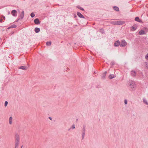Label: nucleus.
Returning a JSON list of instances; mask_svg holds the SVG:
<instances>
[{
  "label": "nucleus",
  "instance_id": "nucleus-1",
  "mask_svg": "<svg viewBox=\"0 0 148 148\" xmlns=\"http://www.w3.org/2000/svg\"><path fill=\"white\" fill-rule=\"evenodd\" d=\"M20 137L18 134H16L15 136V145H18L19 143Z\"/></svg>",
  "mask_w": 148,
  "mask_h": 148
},
{
  "label": "nucleus",
  "instance_id": "nucleus-2",
  "mask_svg": "<svg viewBox=\"0 0 148 148\" xmlns=\"http://www.w3.org/2000/svg\"><path fill=\"white\" fill-rule=\"evenodd\" d=\"M145 30H141L139 32V34L140 35H143V34H146V33L147 32V29L146 27H144L143 28Z\"/></svg>",
  "mask_w": 148,
  "mask_h": 148
},
{
  "label": "nucleus",
  "instance_id": "nucleus-3",
  "mask_svg": "<svg viewBox=\"0 0 148 148\" xmlns=\"http://www.w3.org/2000/svg\"><path fill=\"white\" fill-rule=\"evenodd\" d=\"M127 43L125 40H122L121 41V43L120 46L121 47H124L127 45Z\"/></svg>",
  "mask_w": 148,
  "mask_h": 148
},
{
  "label": "nucleus",
  "instance_id": "nucleus-4",
  "mask_svg": "<svg viewBox=\"0 0 148 148\" xmlns=\"http://www.w3.org/2000/svg\"><path fill=\"white\" fill-rule=\"evenodd\" d=\"M129 84L132 88H134L135 87V82L134 81H131L129 82Z\"/></svg>",
  "mask_w": 148,
  "mask_h": 148
},
{
  "label": "nucleus",
  "instance_id": "nucleus-5",
  "mask_svg": "<svg viewBox=\"0 0 148 148\" xmlns=\"http://www.w3.org/2000/svg\"><path fill=\"white\" fill-rule=\"evenodd\" d=\"M11 14L13 16H16L17 15L16 11L15 10H12L11 12Z\"/></svg>",
  "mask_w": 148,
  "mask_h": 148
},
{
  "label": "nucleus",
  "instance_id": "nucleus-6",
  "mask_svg": "<svg viewBox=\"0 0 148 148\" xmlns=\"http://www.w3.org/2000/svg\"><path fill=\"white\" fill-rule=\"evenodd\" d=\"M34 23L36 24H39L40 23L39 19L38 18H36L34 20Z\"/></svg>",
  "mask_w": 148,
  "mask_h": 148
},
{
  "label": "nucleus",
  "instance_id": "nucleus-7",
  "mask_svg": "<svg viewBox=\"0 0 148 148\" xmlns=\"http://www.w3.org/2000/svg\"><path fill=\"white\" fill-rule=\"evenodd\" d=\"M120 43L119 40H117L115 42L114 44V45L115 47H118L120 45Z\"/></svg>",
  "mask_w": 148,
  "mask_h": 148
},
{
  "label": "nucleus",
  "instance_id": "nucleus-8",
  "mask_svg": "<svg viewBox=\"0 0 148 148\" xmlns=\"http://www.w3.org/2000/svg\"><path fill=\"white\" fill-rule=\"evenodd\" d=\"M116 24L117 25H123L125 23V22L123 21H116Z\"/></svg>",
  "mask_w": 148,
  "mask_h": 148
},
{
  "label": "nucleus",
  "instance_id": "nucleus-9",
  "mask_svg": "<svg viewBox=\"0 0 148 148\" xmlns=\"http://www.w3.org/2000/svg\"><path fill=\"white\" fill-rule=\"evenodd\" d=\"M77 15L80 18H84V16L80 12H77Z\"/></svg>",
  "mask_w": 148,
  "mask_h": 148
},
{
  "label": "nucleus",
  "instance_id": "nucleus-10",
  "mask_svg": "<svg viewBox=\"0 0 148 148\" xmlns=\"http://www.w3.org/2000/svg\"><path fill=\"white\" fill-rule=\"evenodd\" d=\"M24 16V12L23 11L20 14V19H22L23 18Z\"/></svg>",
  "mask_w": 148,
  "mask_h": 148
},
{
  "label": "nucleus",
  "instance_id": "nucleus-11",
  "mask_svg": "<svg viewBox=\"0 0 148 148\" xmlns=\"http://www.w3.org/2000/svg\"><path fill=\"white\" fill-rule=\"evenodd\" d=\"M85 135V130L84 128H83V129L82 132V139H83L84 138V136Z\"/></svg>",
  "mask_w": 148,
  "mask_h": 148
},
{
  "label": "nucleus",
  "instance_id": "nucleus-12",
  "mask_svg": "<svg viewBox=\"0 0 148 148\" xmlns=\"http://www.w3.org/2000/svg\"><path fill=\"white\" fill-rule=\"evenodd\" d=\"M27 69L28 67H27L24 66H21L19 68V69L23 70H27Z\"/></svg>",
  "mask_w": 148,
  "mask_h": 148
},
{
  "label": "nucleus",
  "instance_id": "nucleus-13",
  "mask_svg": "<svg viewBox=\"0 0 148 148\" xmlns=\"http://www.w3.org/2000/svg\"><path fill=\"white\" fill-rule=\"evenodd\" d=\"M131 73L132 76H135L136 75V73L135 71L132 70L131 71Z\"/></svg>",
  "mask_w": 148,
  "mask_h": 148
},
{
  "label": "nucleus",
  "instance_id": "nucleus-14",
  "mask_svg": "<svg viewBox=\"0 0 148 148\" xmlns=\"http://www.w3.org/2000/svg\"><path fill=\"white\" fill-rule=\"evenodd\" d=\"M137 28V27L136 25L133 26L131 27V30L132 31H135Z\"/></svg>",
  "mask_w": 148,
  "mask_h": 148
},
{
  "label": "nucleus",
  "instance_id": "nucleus-15",
  "mask_svg": "<svg viewBox=\"0 0 148 148\" xmlns=\"http://www.w3.org/2000/svg\"><path fill=\"white\" fill-rule=\"evenodd\" d=\"M34 31L36 33H38L40 31V29L38 27H36L34 29Z\"/></svg>",
  "mask_w": 148,
  "mask_h": 148
},
{
  "label": "nucleus",
  "instance_id": "nucleus-16",
  "mask_svg": "<svg viewBox=\"0 0 148 148\" xmlns=\"http://www.w3.org/2000/svg\"><path fill=\"white\" fill-rule=\"evenodd\" d=\"M135 20L136 21H138L139 22H141V21L140 20L138 17H136L135 18Z\"/></svg>",
  "mask_w": 148,
  "mask_h": 148
},
{
  "label": "nucleus",
  "instance_id": "nucleus-17",
  "mask_svg": "<svg viewBox=\"0 0 148 148\" xmlns=\"http://www.w3.org/2000/svg\"><path fill=\"white\" fill-rule=\"evenodd\" d=\"M115 76L114 75H110L109 76V77L110 79H112L115 77Z\"/></svg>",
  "mask_w": 148,
  "mask_h": 148
},
{
  "label": "nucleus",
  "instance_id": "nucleus-18",
  "mask_svg": "<svg viewBox=\"0 0 148 148\" xmlns=\"http://www.w3.org/2000/svg\"><path fill=\"white\" fill-rule=\"evenodd\" d=\"M16 26L15 25H11L10 27H9L8 28V29H9L10 28H16Z\"/></svg>",
  "mask_w": 148,
  "mask_h": 148
},
{
  "label": "nucleus",
  "instance_id": "nucleus-19",
  "mask_svg": "<svg viewBox=\"0 0 148 148\" xmlns=\"http://www.w3.org/2000/svg\"><path fill=\"white\" fill-rule=\"evenodd\" d=\"M107 72L106 71L103 74V76L102 78L103 79H104L105 78L106 75V74Z\"/></svg>",
  "mask_w": 148,
  "mask_h": 148
},
{
  "label": "nucleus",
  "instance_id": "nucleus-20",
  "mask_svg": "<svg viewBox=\"0 0 148 148\" xmlns=\"http://www.w3.org/2000/svg\"><path fill=\"white\" fill-rule=\"evenodd\" d=\"M51 41H48L46 42V45L47 46L51 45Z\"/></svg>",
  "mask_w": 148,
  "mask_h": 148
},
{
  "label": "nucleus",
  "instance_id": "nucleus-21",
  "mask_svg": "<svg viewBox=\"0 0 148 148\" xmlns=\"http://www.w3.org/2000/svg\"><path fill=\"white\" fill-rule=\"evenodd\" d=\"M116 11H119V8L118 7L116 6H114L113 8Z\"/></svg>",
  "mask_w": 148,
  "mask_h": 148
},
{
  "label": "nucleus",
  "instance_id": "nucleus-22",
  "mask_svg": "<svg viewBox=\"0 0 148 148\" xmlns=\"http://www.w3.org/2000/svg\"><path fill=\"white\" fill-rule=\"evenodd\" d=\"M12 117L11 116L10 117L9 119V123L10 124H11L12 123Z\"/></svg>",
  "mask_w": 148,
  "mask_h": 148
},
{
  "label": "nucleus",
  "instance_id": "nucleus-23",
  "mask_svg": "<svg viewBox=\"0 0 148 148\" xmlns=\"http://www.w3.org/2000/svg\"><path fill=\"white\" fill-rule=\"evenodd\" d=\"M143 102L145 103L147 105H148V103L147 101V100L145 99H143Z\"/></svg>",
  "mask_w": 148,
  "mask_h": 148
},
{
  "label": "nucleus",
  "instance_id": "nucleus-24",
  "mask_svg": "<svg viewBox=\"0 0 148 148\" xmlns=\"http://www.w3.org/2000/svg\"><path fill=\"white\" fill-rule=\"evenodd\" d=\"M77 7L78 9H80V10H82L83 11V10H84V9L83 8H82L80 6H77Z\"/></svg>",
  "mask_w": 148,
  "mask_h": 148
},
{
  "label": "nucleus",
  "instance_id": "nucleus-25",
  "mask_svg": "<svg viewBox=\"0 0 148 148\" xmlns=\"http://www.w3.org/2000/svg\"><path fill=\"white\" fill-rule=\"evenodd\" d=\"M30 16L32 18H33L35 16V14L33 12H32Z\"/></svg>",
  "mask_w": 148,
  "mask_h": 148
},
{
  "label": "nucleus",
  "instance_id": "nucleus-26",
  "mask_svg": "<svg viewBox=\"0 0 148 148\" xmlns=\"http://www.w3.org/2000/svg\"><path fill=\"white\" fill-rule=\"evenodd\" d=\"M116 23V21H112V23L114 25H117Z\"/></svg>",
  "mask_w": 148,
  "mask_h": 148
},
{
  "label": "nucleus",
  "instance_id": "nucleus-27",
  "mask_svg": "<svg viewBox=\"0 0 148 148\" xmlns=\"http://www.w3.org/2000/svg\"><path fill=\"white\" fill-rule=\"evenodd\" d=\"M8 101H5V103H4L5 107H6L7 106V105L8 104Z\"/></svg>",
  "mask_w": 148,
  "mask_h": 148
},
{
  "label": "nucleus",
  "instance_id": "nucleus-28",
  "mask_svg": "<svg viewBox=\"0 0 148 148\" xmlns=\"http://www.w3.org/2000/svg\"><path fill=\"white\" fill-rule=\"evenodd\" d=\"M115 63L114 62V61H112L111 62L110 64L112 65H113Z\"/></svg>",
  "mask_w": 148,
  "mask_h": 148
},
{
  "label": "nucleus",
  "instance_id": "nucleus-29",
  "mask_svg": "<svg viewBox=\"0 0 148 148\" xmlns=\"http://www.w3.org/2000/svg\"><path fill=\"white\" fill-rule=\"evenodd\" d=\"M145 58L146 59L148 60V53L145 56Z\"/></svg>",
  "mask_w": 148,
  "mask_h": 148
},
{
  "label": "nucleus",
  "instance_id": "nucleus-30",
  "mask_svg": "<svg viewBox=\"0 0 148 148\" xmlns=\"http://www.w3.org/2000/svg\"><path fill=\"white\" fill-rule=\"evenodd\" d=\"M127 101L126 99H125L124 100V103L125 104H127Z\"/></svg>",
  "mask_w": 148,
  "mask_h": 148
},
{
  "label": "nucleus",
  "instance_id": "nucleus-31",
  "mask_svg": "<svg viewBox=\"0 0 148 148\" xmlns=\"http://www.w3.org/2000/svg\"><path fill=\"white\" fill-rule=\"evenodd\" d=\"M100 32H101L102 33H103V30L102 29H100Z\"/></svg>",
  "mask_w": 148,
  "mask_h": 148
},
{
  "label": "nucleus",
  "instance_id": "nucleus-32",
  "mask_svg": "<svg viewBox=\"0 0 148 148\" xmlns=\"http://www.w3.org/2000/svg\"><path fill=\"white\" fill-rule=\"evenodd\" d=\"M18 145H15L14 148H18Z\"/></svg>",
  "mask_w": 148,
  "mask_h": 148
},
{
  "label": "nucleus",
  "instance_id": "nucleus-33",
  "mask_svg": "<svg viewBox=\"0 0 148 148\" xmlns=\"http://www.w3.org/2000/svg\"><path fill=\"white\" fill-rule=\"evenodd\" d=\"M71 128H72L73 129H74V124H73L72 125Z\"/></svg>",
  "mask_w": 148,
  "mask_h": 148
},
{
  "label": "nucleus",
  "instance_id": "nucleus-34",
  "mask_svg": "<svg viewBox=\"0 0 148 148\" xmlns=\"http://www.w3.org/2000/svg\"><path fill=\"white\" fill-rule=\"evenodd\" d=\"M20 18H18V19H17L16 21V22H18V21L19 20H20Z\"/></svg>",
  "mask_w": 148,
  "mask_h": 148
},
{
  "label": "nucleus",
  "instance_id": "nucleus-35",
  "mask_svg": "<svg viewBox=\"0 0 148 148\" xmlns=\"http://www.w3.org/2000/svg\"><path fill=\"white\" fill-rule=\"evenodd\" d=\"M49 119H50L51 120H52V118L51 117H49Z\"/></svg>",
  "mask_w": 148,
  "mask_h": 148
},
{
  "label": "nucleus",
  "instance_id": "nucleus-36",
  "mask_svg": "<svg viewBox=\"0 0 148 148\" xmlns=\"http://www.w3.org/2000/svg\"><path fill=\"white\" fill-rule=\"evenodd\" d=\"M2 19L0 18V22H1V23H2Z\"/></svg>",
  "mask_w": 148,
  "mask_h": 148
},
{
  "label": "nucleus",
  "instance_id": "nucleus-37",
  "mask_svg": "<svg viewBox=\"0 0 148 148\" xmlns=\"http://www.w3.org/2000/svg\"><path fill=\"white\" fill-rule=\"evenodd\" d=\"M22 147H23V145H22L21 147V148H22Z\"/></svg>",
  "mask_w": 148,
  "mask_h": 148
},
{
  "label": "nucleus",
  "instance_id": "nucleus-38",
  "mask_svg": "<svg viewBox=\"0 0 148 148\" xmlns=\"http://www.w3.org/2000/svg\"><path fill=\"white\" fill-rule=\"evenodd\" d=\"M10 14V12H8V14Z\"/></svg>",
  "mask_w": 148,
  "mask_h": 148
},
{
  "label": "nucleus",
  "instance_id": "nucleus-39",
  "mask_svg": "<svg viewBox=\"0 0 148 148\" xmlns=\"http://www.w3.org/2000/svg\"><path fill=\"white\" fill-rule=\"evenodd\" d=\"M70 129H71V128H70V129H69V130H69V131L70 130Z\"/></svg>",
  "mask_w": 148,
  "mask_h": 148
},
{
  "label": "nucleus",
  "instance_id": "nucleus-40",
  "mask_svg": "<svg viewBox=\"0 0 148 148\" xmlns=\"http://www.w3.org/2000/svg\"><path fill=\"white\" fill-rule=\"evenodd\" d=\"M76 17H77V16L75 15V16L74 17L75 18Z\"/></svg>",
  "mask_w": 148,
  "mask_h": 148
}]
</instances>
